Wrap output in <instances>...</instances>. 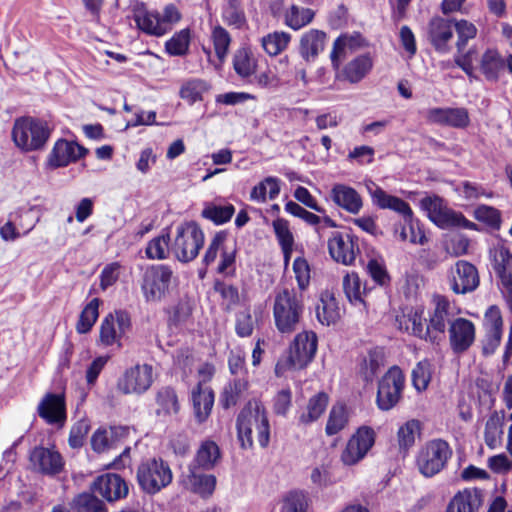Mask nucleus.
<instances>
[{
    "mask_svg": "<svg viewBox=\"0 0 512 512\" xmlns=\"http://www.w3.org/2000/svg\"><path fill=\"white\" fill-rule=\"evenodd\" d=\"M237 437L243 449L253 447V432L262 448L270 442V424L264 405L258 400H250L240 411L236 420Z\"/></svg>",
    "mask_w": 512,
    "mask_h": 512,
    "instance_id": "f257e3e1",
    "label": "nucleus"
},
{
    "mask_svg": "<svg viewBox=\"0 0 512 512\" xmlns=\"http://www.w3.org/2000/svg\"><path fill=\"white\" fill-rule=\"evenodd\" d=\"M133 19L137 27L144 33L160 37L172 30L181 20V13L174 4H168L163 12L148 10L143 2L135 1L131 5Z\"/></svg>",
    "mask_w": 512,
    "mask_h": 512,
    "instance_id": "f03ea898",
    "label": "nucleus"
},
{
    "mask_svg": "<svg viewBox=\"0 0 512 512\" xmlns=\"http://www.w3.org/2000/svg\"><path fill=\"white\" fill-rule=\"evenodd\" d=\"M303 302L294 289L283 288L276 292L273 304V316L276 328L281 333L296 330L303 313Z\"/></svg>",
    "mask_w": 512,
    "mask_h": 512,
    "instance_id": "7ed1b4c3",
    "label": "nucleus"
},
{
    "mask_svg": "<svg viewBox=\"0 0 512 512\" xmlns=\"http://www.w3.org/2000/svg\"><path fill=\"white\" fill-rule=\"evenodd\" d=\"M177 277L169 265L155 264L148 266L142 276L141 291L148 303L161 302L176 283Z\"/></svg>",
    "mask_w": 512,
    "mask_h": 512,
    "instance_id": "20e7f679",
    "label": "nucleus"
},
{
    "mask_svg": "<svg viewBox=\"0 0 512 512\" xmlns=\"http://www.w3.org/2000/svg\"><path fill=\"white\" fill-rule=\"evenodd\" d=\"M50 134L51 130L46 122L31 117L17 119L12 129L15 145L25 152L42 149Z\"/></svg>",
    "mask_w": 512,
    "mask_h": 512,
    "instance_id": "39448f33",
    "label": "nucleus"
},
{
    "mask_svg": "<svg viewBox=\"0 0 512 512\" xmlns=\"http://www.w3.org/2000/svg\"><path fill=\"white\" fill-rule=\"evenodd\" d=\"M452 449L443 439H432L421 446L416 455V466L426 478L440 473L452 457Z\"/></svg>",
    "mask_w": 512,
    "mask_h": 512,
    "instance_id": "423d86ee",
    "label": "nucleus"
},
{
    "mask_svg": "<svg viewBox=\"0 0 512 512\" xmlns=\"http://www.w3.org/2000/svg\"><path fill=\"white\" fill-rule=\"evenodd\" d=\"M140 488L154 495L171 484L173 473L169 464L161 458H149L142 461L136 472Z\"/></svg>",
    "mask_w": 512,
    "mask_h": 512,
    "instance_id": "0eeeda50",
    "label": "nucleus"
},
{
    "mask_svg": "<svg viewBox=\"0 0 512 512\" xmlns=\"http://www.w3.org/2000/svg\"><path fill=\"white\" fill-rule=\"evenodd\" d=\"M420 206L426 212L430 221L441 229L452 227L474 229L476 226L461 212L449 208L444 199L437 195L424 197L420 201Z\"/></svg>",
    "mask_w": 512,
    "mask_h": 512,
    "instance_id": "6e6552de",
    "label": "nucleus"
},
{
    "mask_svg": "<svg viewBox=\"0 0 512 512\" xmlns=\"http://www.w3.org/2000/svg\"><path fill=\"white\" fill-rule=\"evenodd\" d=\"M204 244V233L194 221L180 224L176 228V236L171 244V252L180 262L194 260Z\"/></svg>",
    "mask_w": 512,
    "mask_h": 512,
    "instance_id": "1a4fd4ad",
    "label": "nucleus"
},
{
    "mask_svg": "<svg viewBox=\"0 0 512 512\" xmlns=\"http://www.w3.org/2000/svg\"><path fill=\"white\" fill-rule=\"evenodd\" d=\"M405 377L398 366H392L382 376L378 383L376 404L382 411L395 407L402 397Z\"/></svg>",
    "mask_w": 512,
    "mask_h": 512,
    "instance_id": "9d476101",
    "label": "nucleus"
},
{
    "mask_svg": "<svg viewBox=\"0 0 512 512\" xmlns=\"http://www.w3.org/2000/svg\"><path fill=\"white\" fill-rule=\"evenodd\" d=\"M154 382L153 367L147 363H137L127 368L118 379L117 389L125 395H142Z\"/></svg>",
    "mask_w": 512,
    "mask_h": 512,
    "instance_id": "9b49d317",
    "label": "nucleus"
},
{
    "mask_svg": "<svg viewBox=\"0 0 512 512\" xmlns=\"http://www.w3.org/2000/svg\"><path fill=\"white\" fill-rule=\"evenodd\" d=\"M432 309L428 312V322L432 336L436 337L435 344H439L445 338L447 326H451L458 317L454 307L446 296L435 294L431 300Z\"/></svg>",
    "mask_w": 512,
    "mask_h": 512,
    "instance_id": "f8f14e48",
    "label": "nucleus"
},
{
    "mask_svg": "<svg viewBox=\"0 0 512 512\" xmlns=\"http://www.w3.org/2000/svg\"><path fill=\"white\" fill-rule=\"evenodd\" d=\"M131 328V316L125 310H116L104 317L100 324L99 340L104 346L118 344Z\"/></svg>",
    "mask_w": 512,
    "mask_h": 512,
    "instance_id": "ddd939ff",
    "label": "nucleus"
},
{
    "mask_svg": "<svg viewBox=\"0 0 512 512\" xmlns=\"http://www.w3.org/2000/svg\"><path fill=\"white\" fill-rule=\"evenodd\" d=\"M366 187L374 206L382 210L388 209L398 213L403 217L405 223L410 225L411 231L413 232V211L406 201L397 196L388 194L373 181H369Z\"/></svg>",
    "mask_w": 512,
    "mask_h": 512,
    "instance_id": "4468645a",
    "label": "nucleus"
},
{
    "mask_svg": "<svg viewBox=\"0 0 512 512\" xmlns=\"http://www.w3.org/2000/svg\"><path fill=\"white\" fill-rule=\"evenodd\" d=\"M366 187L374 206L382 210L388 209L398 213L403 217L405 223L410 225L411 231L413 232V211L406 201L397 196L388 194L373 181H369Z\"/></svg>",
    "mask_w": 512,
    "mask_h": 512,
    "instance_id": "2eb2a0df",
    "label": "nucleus"
},
{
    "mask_svg": "<svg viewBox=\"0 0 512 512\" xmlns=\"http://www.w3.org/2000/svg\"><path fill=\"white\" fill-rule=\"evenodd\" d=\"M37 414L48 425L64 427L67 422L65 395L46 393L37 405Z\"/></svg>",
    "mask_w": 512,
    "mask_h": 512,
    "instance_id": "dca6fc26",
    "label": "nucleus"
},
{
    "mask_svg": "<svg viewBox=\"0 0 512 512\" xmlns=\"http://www.w3.org/2000/svg\"><path fill=\"white\" fill-rule=\"evenodd\" d=\"M317 351V336L314 332L304 331L296 335L289 350L288 362L293 369L306 367Z\"/></svg>",
    "mask_w": 512,
    "mask_h": 512,
    "instance_id": "f3484780",
    "label": "nucleus"
},
{
    "mask_svg": "<svg viewBox=\"0 0 512 512\" xmlns=\"http://www.w3.org/2000/svg\"><path fill=\"white\" fill-rule=\"evenodd\" d=\"M449 282L455 294H467L477 289L480 283L477 268L464 260L456 262L449 273Z\"/></svg>",
    "mask_w": 512,
    "mask_h": 512,
    "instance_id": "a211bd4d",
    "label": "nucleus"
},
{
    "mask_svg": "<svg viewBox=\"0 0 512 512\" xmlns=\"http://www.w3.org/2000/svg\"><path fill=\"white\" fill-rule=\"evenodd\" d=\"M375 442V433L372 428L363 426L349 439L341 459L345 465H354L360 461L371 449Z\"/></svg>",
    "mask_w": 512,
    "mask_h": 512,
    "instance_id": "6ab92c4d",
    "label": "nucleus"
},
{
    "mask_svg": "<svg viewBox=\"0 0 512 512\" xmlns=\"http://www.w3.org/2000/svg\"><path fill=\"white\" fill-rule=\"evenodd\" d=\"M328 250L336 262L351 265L359 252L357 238L348 233L333 232L328 239Z\"/></svg>",
    "mask_w": 512,
    "mask_h": 512,
    "instance_id": "aec40b11",
    "label": "nucleus"
},
{
    "mask_svg": "<svg viewBox=\"0 0 512 512\" xmlns=\"http://www.w3.org/2000/svg\"><path fill=\"white\" fill-rule=\"evenodd\" d=\"M454 36L453 21L435 16L427 25V38L433 48L441 54L451 50L450 42Z\"/></svg>",
    "mask_w": 512,
    "mask_h": 512,
    "instance_id": "412c9836",
    "label": "nucleus"
},
{
    "mask_svg": "<svg viewBox=\"0 0 512 512\" xmlns=\"http://www.w3.org/2000/svg\"><path fill=\"white\" fill-rule=\"evenodd\" d=\"M92 490L108 502H114L125 498L128 495L129 487L120 475L106 473L96 478L93 482Z\"/></svg>",
    "mask_w": 512,
    "mask_h": 512,
    "instance_id": "4be33fe9",
    "label": "nucleus"
},
{
    "mask_svg": "<svg viewBox=\"0 0 512 512\" xmlns=\"http://www.w3.org/2000/svg\"><path fill=\"white\" fill-rule=\"evenodd\" d=\"M29 459L33 468L45 475L54 476L64 468L61 454L52 448L35 447L30 452Z\"/></svg>",
    "mask_w": 512,
    "mask_h": 512,
    "instance_id": "5701e85b",
    "label": "nucleus"
},
{
    "mask_svg": "<svg viewBox=\"0 0 512 512\" xmlns=\"http://www.w3.org/2000/svg\"><path fill=\"white\" fill-rule=\"evenodd\" d=\"M87 152L85 147L74 141L59 139L48 156V165L51 168L65 167L85 156Z\"/></svg>",
    "mask_w": 512,
    "mask_h": 512,
    "instance_id": "b1692460",
    "label": "nucleus"
},
{
    "mask_svg": "<svg viewBox=\"0 0 512 512\" xmlns=\"http://www.w3.org/2000/svg\"><path fill=\"white\" fill-rule=\"evenodd\" d=\"M450 347L454 353L467 351L475 341V325L472 321L458 317L448 328Z\"/></svg>",
    "mask_w": 512,
    "mask_h": 512,
    "instance_id": "393cba45",
    "label": "nucleus"
},
{
    "mask_svg": "<svg viewBox=\"0 0 512 512\" xmlns=\"http://www.w3.org/2000/svg\"><path fill=\"white\" fill-rule=\"evenodd\" d=\"M129 435V428L112 426L109 429H98L91 438L92 449L102 453L120 447Z\"/></svg>",
    "mask_w": 512,
    "mask_h": 512,
    "instance_id": "a878e982",
    "label": "nucleus"
},
{
    "mask_svg": "<svg viewBox=\"0 0 512 512\" xmlns=\"http://www.w3.org/2000/svg\"><path fill=\"white\" fill-rule=\"evenodd\" d=\"M195 466H188L186 474L182 475V484L189 491L198 494L202 498H209L216 487L214 475L203 474Z\"/></svg>",
    "mask_w": 512,
    "mask_h": 512,
    "instance_id": "bb28decb",
    "label": "nucleus"
},
{
    "mask_svg": "<svg viewBox=\"0 0 512 512\" xmlns=\"http://www.w3.org/2000/svg\"><path fill=\"white\" fill-rule=\"evenodd\" d=\"M426 117L431 123L455 128H464L470 122L465 108H432L427 111Z\"/></svg>",
    "mask_w": 512,
    "mask_h": 512,
    "instance_id": "cd10ccee",
    "label": "nucleus"
},
{
    "mask_svg": "<svg viewBox=\"0 0 512 512\" xmlns=\"http://www.w3.org/2000/svg\"><path fill=\"white\" fill-rule=\"evenodd\" d=\"M330 198L335 205L350 214H358L363 207L361 195L345 184H335L330 191Z\"/></svg>",
    "mask_w": 512,
    "mask_h": 512,
    "instance_id": "c85d7f7f",
    "label": "nucleus"
},
{
    "mask_svg": "<svg viewBox=\"0 0 512 512\" xmlns=\"http://www.w3.org/2000/svg\"><path fill=\"white\" fill-rule=\"evenodd\" d=\"M326 34L318 29H310L300 38L299 53L301 57L309 62L315 60L320 52L324 50Z\"/></svg>",
    "mask_w": 512,
    "mask_h": 512,
    "instance_id": "c756f323",
    "label": "nucleus"
},
{
    "mask_svg": "<svg viewBox=\"0 0 512 512\" xmlns=\"http://www.w3.org/2000/svg\"><path fill=\"white\" fill-rule=\"evenodd\" d=\"M482 505L481 491L464 489L450 500L446 512H476Z\"/></svg>",
    "mask_w": 512,
    "mask_h": 512,
    "instance_id": "7c9ffc66",
    "label": "nucleus"
},
{
    "mask_svg": "<svg viewBox=\"0 0 512 512\" xmlns=\"http://www.w3.org/2000/svg\"><path fill=\"white\" fill-rule=\"evenodd\" d=\"M192 402L195 418L203 423L209 417L214 404V393L209 387H202L201 382L192 390Z\"/></svg>",
    "mask_w": 512,
    "mask_h": 512,
    "instance_id": "2f4dec72",
    "label": "nucleus"
},
{
    "mask_svg": "<svg viewBox=\"0 0 512 512\" xmlns=\"http://www.w3.org/2000/svg\"><path fill=\"white\" fill-rule=\"evenodd\" d=\"M221 457L219 446L211 440L204 441L197 450L194 460L188 466L211 470Z\"/></svg>",
    "mask_w": 512,
    "mask_h": 512,
    "instance_id": "473e14b6",
    "label": "nucleus"
},
{
    "mask_svg": "<svg viewBox=\"0 0 512 512\" xmlns=\"http://www.w3.org/2000/svg\"><path fill=\"white\" fill-rule=\"evenodd\" d=\"M155 400L157 405L155 413L158 417L177 414L180 409L177 394L172 387L160 388L156 393Z\"/></svg>",
    "mask_w": 512,
    "mask_h": 512,
    "instance_id": "72a5a7b5",
    "label": "nucleus"
},
{
    "mask_svg": "<svg viewBox=\"0 0 512 512\" xmlns=\"http://www.w3.org/2000/svg\"><path fill=\"white\" fill-rule=\"evenodd\" d=\"M383 362L384 353L382 349L374 348L369 350L359 367V374L362 379L367 383L372 382L380 367L383 365Z\"/></svg>",
    "mask_w": 512,
    "mask_h": 512,
    "instance_id": "f704fd0d",
    "label": "nucleus"
},
{
    "mask_svg": "<svg viewBox=\"0 0 512 512\" xmlns=\"http://www.w3.org/2000/svg\"><path fill=\"white\" fill-rule=\"evenodd\" d=\"M314 16L312 9L293 4L284 13V23L293 30H300L310 24Z\"/></svg>",
    "mask_w": 512,
    "mask_h": 512,
    "instance_id": "c9c22d12",
    "label": "nucleus"
},
{
    "mask_svg": "<svg viewBox=\"0 0 512 512\" xmlns=\"http://www.w3.org/2000/svg\"><path fill=\"white\" fill-rule=\"evenodd\" d=\"M316 317L318 321L329 326L335 323L339 317L340 312L336 299L329 294L322 295L315 308Z\"/></svg>",
    "mask_w": 512,
    "mask_h": 512,
    "instance_id": "e433bc0d",
    "label": "nucleus"
},
{
    "mask_svg": "<svg viewBox=\"0 0 512 512\" xmlns=\"http://www.w3.org/2000/svg\"><path fill=\"white\" fill-rule=\"evenodd\" d=\"M328 403L329 396L325 392L315 394L309 399L306 411L299 416V422L305 425L315 422L325 412Z\"/></svg>",
    "mask_w": 512,
    "mask_h": 512,
    "instance_id": "4c0bfd02",
    "label": "nucleus"
},
{
    "mask_svg": "<svg viewBox=\"0 0 512 512\" xmlns=\"http://www.w3.org/2000/svg\"><path fill=\"white\" fill-rule=\"evenodd\" d=\"M503 68L504 60L497 51L487 50L483 54L480 69L488 81H497Z\"/></svg>",
    "mask_w": 512,
    "mask_h": 512,
    "instance_id": "58836bf2",
    "label": "nucleus"
},
{
    "mask_svg": "<svg viewBox=\"0 0 512 512\" xmlns=\"http://www.w3.org/2000/svg\"><path fill=\"white\" fill-rule=\"evenodd\" d=\"M503 437V420L499 414L494 411L486 421L484 430V440L486 445L495 449L501 446Z\"/></svg>",
    "mask_w": 512,
    "mask_h": 512,
    "instance_id": "ea45409f",
    "label": "nucleus"
},
{
    "mask_svg": "<svg viewBox=\"0 0 512 512\" xmlns=\"http://www.w3.org/2000/svg\"><path fill=\"white\" fill-rule=\"evenodd\" d=\"M233 68L242 79H247L249 82H252L256 63L247 49L241 48L235 52L233 56Z\"/></svg>",
    "mask_w": 512,
    "mask_h": 512,
    "instance_id": "a19ab883",
    "label": "nucleus"
},
{
    "mask_svg": "<svg viewBox=\"0 0 512 512\" xmlns=\"http://www.w3.org/2000/svg\"><path fill=\"white\" fill-rule=\"evenodd\" d=\"M371 68V58L368 55H361L347 64L344 74L351 83H357L366 76Z\"/></svg>",
    "mask_w": 512,
    "mask_h": 512,
    "instance_id": "79ce46f5",
    "label": "nucleus"
},
{
    "mask_svg": "<svg viewBox=\"0 0 512 512\" xmlns=\"http://www.w3.org/2000/svg\"><path fill=\"white\" fill-rule=\"evenodd\" d=\"M99 304L98 298L92 299L81 311L78 322L76 324V330L80 334L88 333L99 316Z\"/></svg>",
    "mask_w": 512,
    "mask_h": 512,
    "instance_id": "37998d69",
    "label": "nucleus"
},
{
    "mask_svg": "<svg viewBox=\"0 0 512 512\" xmlns=\"http://www.w3.org/2000/svg\"><path fill=\"white\" fill-rule=\"evenodd\" d=\"M234 213L235 207L232 204L220 206L209 203L205 205L201 212V216L212 221L216 225H221L230 221Z\"/></svg>",
    "mask_w": 512,
    "mask_h": 512,
    "instance_id": "c03bdc74",
    "label": "nucleus"
},
{
    "mask_svg": "<svg viewBox=\"0 0 512 512\" xmlns=\"http://www.w3.org/2000/svg\"><path fill=\"white\" fill-rule=\"evenodd\" d=\"M291 40L287 32H273L264 36L261 40L262 47L271 56H276L286 49Z\"/></svg>",
    "mask_w": 512,
    "mask_h": 512,
    "instance_id": "a18cd8bd",
    "label": "nucleus"
},
{
    "mask_svg": "<svg viewBox=\"0 0 512 512\" xmlns=\"http://www.w3.org/2000/svg\"><path fill=\"white\" fill-rule=\"evenodd\" d=\"M348 423V414L345 405H334L329 413L325 432L327 435L332 436L340 432Z\"/></svg>",
    "mask_w": 512,
    "mask_h": 512,
    "instance_id": "49530a36",
    "label": "nucleus"
},
{
    "mask_svg": "<svg viewBox=\"0 0 512 512\" xmlns=\"http://www.w3.org/2000/svg\"><path fill=\"white\" fill-rule=\"evenodd\" d=\"M247 387L248 383L243 379H235L226 385L221 395L222 406L226 409L235 406Z\"/></svg>",
    "mask_w": 512,
    "mask_h": 512,
    "instance_id": "de8ad7c7",
    "label": "nucleus"
},
{
    "mask_svg": "<svg viewBox=\"0 0 512 512\" xmlns=\"http://www.w3.org/2000/svg\"><path fill=\"white\" fill-rule=\"evenodd\" d=\"M211 38L213 41L215 54L219 59L220 64H222L229 51L231 36L225 28L217 25L212 30Z\"/></svg>",
    "mask_w": 512,
    "mask_h": 512,
    "instance_id": "09e8293b",
    "label": "nucleus"
},
{
    "mask_svg": "<svg viewBox=\"0 0 512 512\" xmlns=\"http://www.w3.org/2000/svg\"><path fill=\"white\" fill-rule=\"evenodd\" d=\"M308 496L302 491H291L282 500L280 512H307Z\"/></svg>",
    "mask_w": 512,
    "mask_h": 512,
    "instance_id": "8fccbe9b",
    "label": "nucleus"
},
{
    "mask_svg": "<svg viewBox=\"0 0 512 512\" xmlns=\"http://www.w3.org/2000/svg\"><path fill=\"white\" fill-rule=\"evenodd\" d=\"M190 44L189 29H182L175 33L165 44V49L169 55L183 56L187 54Z\"/></svg>",
    "mask_w": 512,
    "mask_h": 512,
    "instance_id": "3c124183",
    "label": "nucleus"
},
{
    "mask_svg": "<svg viewBox=\"0 0 512 512\" xmlns=\"http://www.w3.org/2000/svg\"><path fill=\"white\" fill-rule=\"evenodd\" d=\"M421 425L418 420L411 419L398 430V444L402 449H409L415 443L416 435L420 434Z\"/></svg>",
    "mask_w": 512,
    "mask_h": 512,
    "instance_id": "603ef678",
    "label": "nucleus"
},
{
    "mask_svg": "<svg viewBox=\"0 0 512 512\" xmlns=\"http://www.w3.org/2000/svg\"><path fill=\"white\" fill-rule=\"evenodd\" d=\"M169 235H161L153 238L149 241L146 247V256L149 259H157L162 260L167 258L168 253L171 251V246H169Z\"/></svg>",
    "mask_w": 512,
    "mask_h": 512,
    "instance_id": "864d4df0",
    "label": "nucleus"
},
{
    "mask_svg": "<svg viewBox=\"0 0 512 512\" xmlns=\"http://www.w3.org/2000/svg\"><path fill=\"white\" fill-rule=\"evenodd\" d=\"M453 29L456 31L458 39L456 47L459 52L464 51L467 42L473 39L477 34L475 25L467 20H459L453 23Z\"/></svg>",
    "mask_w": 512,
    "mask_h": 512,
    "instance_id": "5fc2aeb1",
    "label": "nucleus"
},
{
    "mask_svg": "<svg viewBox=\"0 0 512 512\" xmlns=\"http://www.w3.org/2000/svg\"><path fill=\"white\" fill-rule=\"evenodd\" d=\"M206 90V83L200 79H191L185 82L180 89V97L190 104H193L202 98V93Z\"/></svg>",
    "mask_w": 512,
    "mask_h": 512,
    "instance_id": "6e6d98bb",
    "label": "nucleus"
},
{
    "mask_svg": "<svg viewBox=\"0 0 512 512\" xmlns=\"http://www.w3.org/2000/svg\"><path fill=\"white\" fill-rule=\"evenodd\" d=\"M77 512H107L105 504L95 495L83 493L74 500Z\"/></svg>",
    "mask_w": 512,
    "mask_h": 512,
    "instance_id": "4d7b16f0",
    "label": "nucleus"
},
{
    "mask_svg": "<svg viewBox=\"0 0 512 512\" xmlns=\"http://www.w3.org/2000/svg\"><path fill=\"white\" fill-rule=\"evenodd\" d=\"M411 377L416 390H425L431 378L430 363L427 360L418 362L412 370Z\"/></svg>",
    "mask_w": 512,
    "mask_h": 512,
    "instance_id": "13d9d810",
    "label": "nucleus"
},
{
    "mask_svg": "<svg viewBox=\"0 0 512 512\" xmlns=\"http://www.w3.org/2000/svg\"><path fill=\"white\" fill-rule=\"evenodd\" d=\"M512 253L507 248H500L495 257L494 270L503 282L504 275L512 276Z\"/></svg>",
    "mask_w": 512,
    "mask_h": 512,
    "instance_id": "bf43d9fd",
    "label": "nucleus"
},
{
    "mask_svg": "<svg viewBox=\"0 0 512 512\" xmlns=\"http://www.w3.org/2000/svg\"><path fill=\"white\" fill-rule=\"evenodd\" d=\"M90 430L88 420L81 419L77 421L70 430L68 443L72 448H80L85 442V438Z\"/></svg>",
    "mask_w": 512,
    "mask_h": 512,
    "instance_id": "052dcab7",
    "label": "nucleus"
},
{
    "mask_svg": "<svg viewBox=\"0 0 512 512\" xmlns=\"http://www.w3.org/2000/svg\"><path fill=\"white\" fill-rule=\"evenodd\" d=\"M272 226L280 247L294 245V237L290 231L289 223L287 220L283 218H277L273 221Z\"/></svg>",
    "mask_w": 512,
    "mask_h": 512,
    "instance_id": "680f3d73",
    "label": "nucleus"
},
{
    "mask_svg": "<svg viewBox=\"0 0 512 512\" xmlns=\"http://www.w3.org/2000/svg\"><path fill=\"white\" fill-rule=\"evenodd\" d=\"M409 321L411 322L412 325L411 328L413 335L425 340L426 342L435 344L436 337L432 336L431 334L429 322H427L426 324L423 323L420 313L415 312L413 315L410 316Z\"/></svg>",
    "mask_w": 512,
    "mask_h": 512,
    "instance_id": "e2e57ef3",
    "label": "nucleus"
},
{
    "mask_svg": "<svg viewBox=\"0 0 512 512\" xmlns=\"http://www.w3.org/2000/svg\"><path fill=\"white\" fill-rule=\"evenodd\" d=\"M293 272L301 291L305 290L310 283V266L303 257H297L293 262Z\"/></svg>",
    "mask_w": 512,
    "mask_h": 512,
    "instance_id": "0e129e2a",
    "label": "nucleus"
},
{
    "mask_svg": "<svg viewBox=\"0 0 512 512\" xmlns=\"http://www.w3.org/2000/svg\"><path fill=\"white\" fill-rule=\"evenodd\" d=\"M474 216L478 221L484 222L493 227H498L501 223V214L499 210L491 206H478L474 211Z\"/></svg>",
    "mask_w": 512,
    "mask_h": 512,
    "instance_id": "69168bd1",
    "label": "nucleus"
},
{
    "mask_svg": "<svg viewBox=\"0 0 512 512\" xmlns=\"http://www.w3.org/2000/svg\"><path fill=\"white\" fill-rule=\"evenodd\" d=\"M343 290L350 302L361 300V282L356 273H350L344 276Z\"/></svg>",
    "mask_w": 512,
    "mask_h": 512,
    "instance_id": "338daca9",
    "label": "nucleus"
},
{
    "mask_svg": "<svg viewBox=\"0 0 512 512\" xmlns=\"http://www.w3.org/2000/svg\"><path fill=\"white\" fill-rule=\"evenodd\" d=\"M16 219V226L23 230V234H28L38 222V218L34 217L33 209H18L12 213Z\"/></svg>",
    "mask_w": 512,
    "mask_h": 512,
    "instance_id": "774afa93",
    "label": "nucleus"
}]
</instances>
